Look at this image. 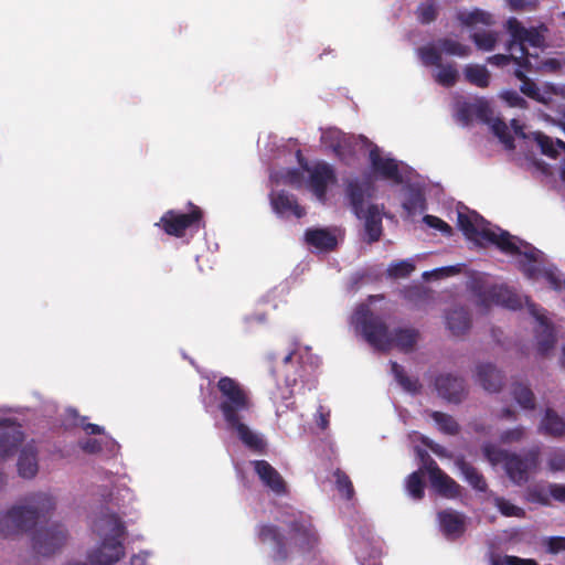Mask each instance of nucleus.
<instances>
[{
  "mask_svg": "<svg viewBox=\"0 0 565 565\" xmlns=\"http://www.w3.org/2000/svg\"><path fill=\"white\" fill-rule=\"evenodd\" d=\"M281 523L288 530V536L284 535L275 524H260L257 527V536L264 544L273 545L271 559L277 564L288 561L290 547L305 554L312 552L319 544L318 533L312 524L311 516L301 511L285 513Z\"/></svg>",
  "mask_w": 565,
  "mask_h": 565,
  "instance_id": "obj_1",
  "label": "nucleus"
},
{
  "mask_svg": "<svg viewBox=\"0 0 565 565\" xmlns=\"http://www.w3.org/2000/svg\"><path fill=\"white\" fill-rule=\"evenodd\" d=\"M93 531L100 544L87 554L90 565H114L125 556L126 526L115 513H103L93 522Z\"/></svg>",
  "mask_w": 565,
  "mask_h": 565,
  "instance_id": "obj_2",
  "label": "nucleus"
},
{
  "mask_svg": "<svg viewBox=\"0 0 565 565\" xmlns=\"http://www.w3.org/2000/svg\"><path fill=\"white\" fill-rule=\"evenodd\" d=\"M55 509V500L46 493H36L29 499V505H15L0 519V532L12 536L33 529L39 521L46 520Z\"/></svg>",
  "mask_w": 565,
  "mask_h": 565,
  "instance_id": "obj_3",
  "label": "nucleus"
},
{
  "mask_svg": "<svg viewBox=\"0 0 565 565\" xmlns=\"http://www.w3.org/2000/svg\"><path fill=\"white\" fill-rule=\"evenodd\" d=\"M458 226L469 239L476 241L478 237H481L494 244L505 254H520V246L513 242L514 236L503 230H500V233H495L489 227V222L477 212L469 214L459 212Z\"/></svg>",
  "mask_w": 565,
  "mask_h": 565,
  "instance_id": "obj_4",
  "label": "nucleus"
},
{
  "mask_svg": "<svg viewBox=\"0 0 565 565\" xmlns=\"http://www.w3.org/2000/svg\"><path fill=\"white\" fill-rule=\"evenodd\" d=\"M351 324L371 347L379 351L390 350V329L383 317L361 303L351 317Z\"/></svg>",
  "mask_w": 565,
  "mask_h": 565,
  "instance_id": "obj_5",
  "label": "nucleus"
},
{
  "mask_svg": "<svg viewBox=\"0 0 565 565\" xmlns=\"http://www.w3.org/2000/svg\"><path fill=\"white\" fill-rule=\"evenodd\" d=\"M216 387L220 392L218 409L225 423L243 417V413H247L254 407L249 391L237 380L222 376L217 381Z\"/></svg>",
  "mask_w": 565,
  "mask_h": 565,
  "instance_id": "obj_6",
  "label": "nucleus"
},
{
  "mask_svg": "<svg viewBox=\"0 0 565 565\" xmlns=\"http://www.w3.org/2000/svg\"><path fill=\"white\" fill-rule=\"evenodd\" d=\"M190 211L181 213L175 210L167 211L156 223L170 236L183 237L188 230L199 231L205 227L203 211L192 202H189Z\"/></svg>",
  "mask_w": 565,
  "mask_h": 565,
  "instance_id": "obj_7",
  "label": "nucleus"
},
{
  "mask_svg": "<svg viewBox=\"0 0 565 565\" xmlns=\"http://www.w3.org/2000/svg\"><path fill=\"white\" fill-rule=\"evenodd\" d=\"M507 28L512 38L508 50H512L514 45H518L521 51V56L520 58H515V64L524 67L526 71H531L532 65L529 60L530 54L525 47V43L534 47H541L544 42L543 35L535 28H524L516 18H510L507 21Z\"/></svg>",
  "mask_w": 565,
  "mask_h": 565,
  "instance_id": "obj_8",
  "label": "nucleus"
},
{
  "mask_svg": "<svg viewBox=\"0 0 565 565\" xmlns=\"http://www.w3.org/2000/svg\"><path fill=\"white\" fill-rule=\"evenodd\" d=\"M539 447L529 449L523 456L510 452H501L504 468L509 478L518 486L529 481L530 473L535 471L540 465Z\"/></svg>",
  "mask_w": 565,
  "mask_h": 565,
  "instance_id": "obj_9",
  "label": "nucleus"
},
{
  "mask_svg": "<svg viewBox=\"0 0 565 565\" xmlns=\"http://www.w3.org/2000/svg\"><path fill=\"white\" fill-rule=\"evenodd\" d=\"M423 462L424 470L429 476L431 488L441 497L447 499H456L461 494V487L428 455L426 450H417Z\"/></svg>",
  "mask_w": 565,
  "mask_h": 565,
  "instance_id": "obj_10",
  "label": "nucleus"
},
{
  "mask_svg": "<svg viewBox=\"0 0 565 565\" xmlns=\"http://www.w3.org/2000/svg\"><path fill=\"white\" fill-rule=\"evenodd\" d=\"M67 531L60 523L38 529L32 535V546L36 554L50 556L60 551L67 541Z\"/></svg>",
  "mask_w": 565,
  "mask_h": 565,
  "instance_id": "obj_11",
  "label": "nucleus"
},
{
  "mask_svg": "<svg viewBox=\"0 0 565 565\" xmlns=\"http://www.w3.org/2000/svg\"><path fill=\"white\" fill-rule=\"evenodd\" d=\"M308 172L307 186L320 202H326L330 184L337 183V175L333 167L327 162H317L312 167L307 163L301 166Z\"/></svg>",
  "mask_w": 565,
  "mask_h": 565,
  "instance_id": "obj_12",
  "label": "nucleus"
},
{
  "mask_svg": "<svg viewBox=\"0 0 565 565\" xmlns=\"http://www.w3.org/2000/svg\"><path fill=\"white\" fill-rule=\"evenodd\" d=\"M477 296L479 303L487 308L491 305L501 306L510 310H519L523 307L522 297L513 289L503 285L492 286L483 291L479 290Z\"/></svg>",
  "mask_w": 565,
  "mask_h": 565,
  "instance_id": "obj_13",
  "label": "nucleus"
},
{
  "mask_svg": "<svg viewBox=\"0 0 565 565\" xmlns=\"http://www.w3.org/2000/svg\"><path fill=\"white\" fill-rule=\"evenodd\" d=\"M531 315L536 319L537 326L534 330L536 349L541 355H546L551 350L554 349L556 343V334L553 324L534 303L529 302V298H525Z\"/></svg>",
  "mask_w": 565,
  "mask_h": 565,
  "instance_id": "obj_14",
  "label": "nucleus"
},
{
  "mask_svg": "<svg viewBox=\"0 0 565 565\" xmlns=\"http://www.w3.org/2000/svg\"><path fill=\"white\" fill-rule=\"evenodd\" d=\"M254 472L265 488L270 490L277 497L288 494V486L279 471L266 460L250 461Z\"/></svg>",
  "mask_w": 565,
  "mask_h": 565,
  "instance_id": "obj_15",
  "label": "nucleus"
},
{
  "mask_svg": "<svg viewBox=\"0 0 565 565\" xmlns=\"http://www.w3.org/2000/svg\"><path fill=\"white\" fill-rule=\"evenodd\" d=\"M435 387L440 397L454 404H460L468 395L465 380L452 374L438 375L435 380Z\"/></svg>",
  "mask_w": 565,
  "mask_h": 565,
  "instance_id": "obj_16",
  "label": "nucleus"
},
{
  "mask_svg": "<svg viewBox=\"0 0 565 565\" xmlns=\"http://www.w3.org/2000/svg\"><path fill=\"white\" fill-rule=\"evenodd\" d=\"M513 242L516 245L520 243V245L525 248L524 252L520 250L519 254L522 256V258L518 260L519 270L529 279H539L544 269V267H542L541 260L543 253L532 246L530 243L519 239L518 237H514Z\"/></svg>",
  "mask_w": 565,
  "mask_h": 565,
  "instance_id": "obj_17",
  "label": "nucleus"
},
{
  "mask_svg": "<svg viewBox=\"0 0 565 565\" xmlns=\"http://www.w3.org/2000/svg\"><path fill=\"white\" fill-rule=\"evenodd\" d=\"M273 211L280 217L295 216L301 218L306 215V209L301 206L296 195L285 191H273L269 195Z\"/></svg>",
  "mask_w": 565,
  "mask_h": 565,
  "instance_id": "obj_18",
  "label": "nucleus"
},
{
  "mask_svg": "<svg viewBox=\"0 0 565 565\" xmlns=\"http://www.w3.org/2000/svg\"><path fill=\"white\" fill-rule=\"evenodd\" d=\"M370 163L372 170L383 179L392 180L395 183L402 182L398 164L393 158H383L377 147L370 150Z\"/></svg>",
  "mask_w": 565,
  "mask_h": 565,
  "instance_id": "obj_19",
  "label": "nucleus"
},
{
  "mask_svg": "<svg viewBox=\"0 0 565 565\" xmlns=\"http://www.w3.org/2000/svg\"><path fill=\"white\" fill-rule=\"evenodd\" d=\"M476 379L481 387L489 393H498L504 384V375L491 363L477 365Z\"/></svg>",
  "mask_w": 565,
  "mask_h": 565,
  "instance_id": "obj_20",
  "label": "nucleus"
},
{
  "mask_svg": "<svg viewBox=\"0 0 565 565\" xmlns=\"http://www.w3.org/2000/svg\"><path fill=\"white\" fill-rule=\"evenodd\" d=\"M243 417L236 418L234 422L226 423L227 426L235 430L239 440L250 450L264 454L266 451V441L256 433L249 429L247 425L242 422Z\"/></svg>",
  "mask_w": 565,
  "mask_h": 565,
  "instance_id": "obj_21",
  "label": "nucleus"
},
{
  "mask_svg": "<svg viewBox=\"0 0 565 565\" xmlns=\"http://www.w3.org/2000/svg\"><path fill=\"white\" fill-rule=\"evenodd\" d=\"M243 417L236 418L234 422L226 423L227 426L235 430L239 440L250 450L264 454L266 451V441L256 433L249 429L247 425L242 422Z\"/></svg>",
  "mask_w": 565,
  "mask_h": 565,
  "instance_id": "obj_22",
  "label": "nucleus"
},
{
  "mask_svg": "<svg viewBox=\"0 0 565 565\" xmlns=\"http://www.w3.org/2000/svg\"><path fill=\"white\" fill-rule=\"evenodd\" d=\"M440 529L448 540L460 537L466 531L465 516L452 510L438 513Z\"/></svg>",
  "mask_w": 565,
  "mask_h": 565,
  "instance_id": "obj_23",
  "label": "nucleus"
},
{
  "mask_svg": "<svg viewBox=\"0 0 565 565\" xmlns=\"http://www.w3.org/2000/svg\"><path fill=\"white\" fill-rule=\"evenodd\" d=\"M361 218L364 220L366 242L369 244L379 242L383 233L382 211L379 205L370 204L366 210H363Z\"/></svg>",
  "mask_w": 565,
  "mask_h": 565,
  "instance_id": "obj_24",
  "label": "nucleus"
},
{
  "mask_svg": "<svg viewBox=\"0 0 565 565\" xmlns=\"http://www.w3.org/2000/svg\"><path fill=\"white\" fill-rule=\"evenodd\" d=\"M305 241L309 246L323 252H331L338 245L337 237L328 228H308Z\"/></svg>",
  "mask_w": 565,
  "mask_h": 565,
  "instance_id": "obj_25",
  "label": "nucleus"
},
{
  "mask_svg": "<svg viewBox=\"0 0 565 565\" xmlns=\"http://www.w3.org/2000/svg\"><path fill=\"white\" fill-rule=\"evenodd\" d=\"M23 440L24 434L18 427L0 429V460L12 456Z\"/></svg>",
  "mask_w": 565,
  "mask_h": 565,
  "instance_id": "obj_26",
  "label": "nucleus"
},
{
  "mask_svg": "<svg viewBox=\"0 0 565 565\" xmlns=\"http://www.w3.org/2000/svg\"><path fill=\"white\" fill-rule=\"evenodd\" d=\"M418 331L414 328H397L390 332V350L396 347L403 352H411L418 340Z\"/></svg>",
  "mask_w": 565,
  "mask_h": 565,
  "instance_id": "obj_27",
  "label": "nucleus"
},
{
  "mask_svg": "<svg viewBox=\"0 0 565 565\" xmlns=\"http://www.w3.org/2000/svg\"><path fill=\"white\" fill-rule=\"evenodd\" d=\"M369 183H362L359 180H350L347 183V196L350 201L353 213L356 217L361 218L364 210V200L366 196V191L370 189Z\"/></svg>",
  "mask_w": 565,
  "mask_h": 565,
  "instance_id": "obj_28",
  "label": "nucleus"
},
{
  "mask_svg": "<svg viewBox=\"0 0 565 565\" xmlns=\"http://www.w3.org/2000/svg\"><path fill=\"white\" fill-rule=\"evenodd\" d=\"M446 324L454 335L465 334L471 327V317L463 307L454 308L446 315Z\"/></svg>",
  "mask_w": 565,
  "mask_h": 565,
  "instance_id": "obj_29",
  "label": "nucleus"
},
{
  "mask_svg": "<svg viewBox=\"0 0 565 565\" xmlns=\"http://www.w3.org/2000/svg\"><path fill=\"white\" fill-rule=\"evenodd\" d=\"M38 470L36 450L31 446L24 447L18 459L19 475L22 478L31 479L38 473Z\"/></svg>",
  "mask_w": 565,
  "mask_h": 565,
  "instance_id": "obj_30",
  "label": "nucleus"
},
{
  "mask_svg": "<svg viewBox=\"0 0 565 565\" xmlns=\"http://www.w3.org/2000/svg\"><path fill=\"white\" fill-rule=\"evenodd\" d=\"M465 77L467 82L480 88H486L490 84V74L483 65H467L465 67Z\"/></svg>",
  "mask_w": 565,
  "mask_h": 565,
  "instance_id": "obj_31",
  "label": "nucleus"
},
{
  "mask_svg": "<svg viewBox=\"0 0 565 565\" xmlns=\"http://www.w3.org/2000/svg\"><path fill=\"white\" fill-rule=\"evenodd\" d=\"M424 468L412 472L406 479V491L414 500H422L425 495Z\"/></svg>",
  "mask_w": 565,
  "mask_h": 565,
  "instance_id": "obj_32",
  "label": "nucleus"
},
{
  "mask_svg": "<svg viewBox=\"0 0 565 565\" xmlns=\"http://www.w3.org/2000/svg\"><path fill=\"white\" fill-rule=\"evenodd\" d=\"M321 140L332 150L337 158L344 160L347 139L340 131H329L323 134Z\"/></svg>",
  "mask_w": 565,
  "mask_h": 565,
  "instance_id": "obj_33",
  "label": "nucleus"
},
{
  "mask_svg": "<svg viewBox=\"0 0 565 565\" xmlns=\"http://www.w3.org/2000/svg\"><path fill=\"white\" fill-rule=\"evenodd\" d=\"M457 19L467 26L477 24L491 25L493 22L491 14L480 9H475L470 12L460 11L457 14Z\"/></svg>",
  "mask_w": 565,
  "mask_h": 565,
  "instance_id": "obj_34",
  "label": "nucleus"
},
{
  "mask_svg": "<svg viewBox=\"0 0 565 565\" xmlns=\"http://www.w3.org/2000/svg\"><path fill=\"white\" fill-rule=\"evenodd\" d=\"M512 395L522 408L527 411L535 408V396L529 386L522 383H514L512 385Z\"/></svg>",
  "mask_w": 565,
  "mask_h": 565,
  "instance_id": "obj_35",
  "label": "nucleus"
},
{
  "mask_svg": "<svg viewBox=\"0 0 565 565\" xmlns=\"http://www.w3.org/2000/svg\"><path fill=\"white\" fill-rule=\"evenodd\" d=\"M461 472L466 481L476 490L484 492L488 488L484 477L479 472L477 468L468 462L462 461L460 463Z\"/></svg>",
  "mask_w": 565,
  "mask_h": 565,
  "instance_id": "obj_36",
  "label": "nucleus"
},
{
  "mask_svg": "<svg viewBox=\"0 0 565 565\" xmlns=\"http://www.w3.org/2000/svg\"><path fill=\"white\" fill-rule=\"evenodd\" d=\"M542 428L552 436L565 434V422L552 409H547L542 419Z\"/></svg>",
  "mask_w": 565,
  "mask_h": 565,
  "instance_id": "obj_37",
  "label": "nucleus"
},
{
  "mask_svg": "<svg viewBox=\"0 0 565 565\" xmlns=\"http://www.w3.org/2000/svg\"><path fill=\"white\" fill-rule=\"evenodd\" d=\"M429 416L434 419L443 433L448 435L459 434L460 426L451 415L438 411H431Z\"/></svg>",
  "mask_w": 565,
  "mask_h": 565,
  "instance_id": "obj_38",
  "label": "nucleus"
},
{
  "mask_svg": "<svg viewBox=\"0 0 565 565\" xmlns=\"http://www.w3.org/2000/svg\"><path fill=\"white\" fill-rule=\"evenodd\" d=\"M391 371L394 375L397 383L407 392H417L419 388V384L417 380H413L407 376L404 367L399 365L397 362H391Z\"/></svg>",
  "mask_w": 565,
  "mask_h": 565,
  "instance_id": "obj_39",
  "label": "nucleus"
},
{
  "mask_svg": "<svg viewBox=\"0 0 565 565\" xmlns=\"http://www.w3.org/2000/svg\"><path fill=\"white\" fill-rule=\"evenodd\" d=\"M437 44L440 51L446 53L447 55L465 57L468 56L471 52L469 46L448 38L439 39L437 41Z\"/></svg>",
  "mask_w": 565,
  "mask_h": 565,
  "instance_id": "obj_40",
  "label": "nucleus"
},
{
  "mask_svg": "<svg viewBox=\"0 0 565 565\" xmlns=\"http://www.w3.org/2000/svg\"><path fill=\"white\" fill-rule=\"evenodd\" d=\"M439 71L434 75L435 81L444 87H452L459 77L457 68L452 64L437 66Z\"/></svg>",
  "mask_w": 565,
  "mask_h": 565,
  "instance_id": "obj_41",
  "label": "nucleus"
},
{
  "mask_svg": "<svg viewBox=\"0 0 565 565\" xmlns=\"http://www.w3.org/2000/svg\"><path fill=\"white\" fill-rule=\"evenodd\" d=\"M418 56L425 66H441V51L428 44L418 49Z\"/></svg>",
  "mask_w": 565,
  "mask_h": 565,
  "instance_id": "obj_42",
  "label": "nucleus"
},
{
  "mask_svg": "<svg viewBox=\"0 0 565 565\" xmlns=\"http://www.w3.org/2000/svg\"><path fill=\"white\" fill-rule=\"evenodd\" d=\"M491 130L507 149H514V138L511 136L505 121L500 118L493 119L491 122Z\"/></svg>",
  "mask_w": 565,
  "mask_h": 565,
  "instance_id": "obj_43",
  "label": "nucleus"
},
{
  "mask_svg": "<svg viewBox=\"0 0 565 565\" xmlns=\"http://www.w3.org/2000/svg\"><path fill=\"white\" fill-rule=\"evenodd\" d=\"M335 487L339 493L345 499L351 500L354 497V488L350 477L342 471L337 469L334 471Z\"/></svg>",
  "mask_w": 565,
  "mask_h": 565,
  "instance_id": "obj_44",
  "label": "nucleus"
},
{
  "mask_svg": "<svg viewBox=\"0 0 565 565\" xmlns=\"http://www.w3.org/2000/svg\"><path fill=\"white\" fill-rule=\"evenodd\" d=\"M520 90L526 97H529L537 103L547 105L550 102V98L545 97V95L541 93L536 83L533 79H531L530 77L526 78V81H523V83L520 85Z\"/></svg>",
  "mask_w": 565,
  "mask_h": 565,
  "instance_id": "obj_45",
  "label": "nucleus"
},
{
  "mask_svg": "<svg viewBox=\"0 0 565 565\" xmlns=\"http://www.w3.org/2000/svg\"><path fill=\"white\" fill-rule=\"evenodd\" d=\"M415 270V265L412 260H399L392 263L387 268V275L391 278H406Z\"/></svg>",
  "mask_w": 565,
  "mask_h": 565,
  "instance_id": "obj_46",
  "label": "nucleus"
},
{
  "mask_svg": "<svg viewBox=\"0 0 565 565\" xmlns=\"http://www.w3.org/2000/svg\"><path fill=\"white\" fill-rule=\"evenodd\" d=\"M403 207L408 214H416L426 209V200L419 191H413L404 201Z\"/></svg>",
  "mask_w": 565,
  "mask_h": 565,
  "instance_id": "obj_47",
  "label": "nucleus"
},
{
  "mask_svg": "<svg viewBox=\"0 0 565 565\" xmlns=\"http://www.w3.org/2000/svg\"><path fill=\"white\" fill-rule=\"evenodd\" d=\"M471 39L477 47L482 51H492L497 43V34L493 32H476L471 35Z\"/></svg>",
  "mask_w": 565,
  "mask_h": 565,
  "instance_id": "obj_48",
  "label": "nucleus"
},
{
  "mask_svg": "<svg viewBox=\"0 0 565 565\" xmlns=\"http://www.w3.org/2000/svg\"><path fill=\"white\" fill-rule=\"evenodd\" d=\"M534 139L543 154L551 158H556L558 156V151L555 148L554 141L551 137L546 136L543 132H536Z\"/></svg>",
  "mask_w": 565,
  "mask_h": 565,
  "instance_id": "obj_49",
  "label": "nucleus"
},
{
  "mask_svg": "<svg viewBox=\"0 0 565 565\" xmlns=\"http://www.w3.org/2000/svg\"><path fill=\"white\" fill-rule=\"evenodd\" d=\"M495 505L504 516L523 518L525 514V512L522 508L514 505L513 503H511L509 500H505L504 498H497Z\"/></svg>",
  "mask_w": 565,
  "mask_h": 565,
  "instance_id": "obj_50",
  "label": "nucleus"
},
{
  "mask_svg": "<svg viewBox=\"0 0 565 565\" xmlns=\"http://www.w3.org/2000/svg\"><path fill=\"white\" fill-rule=\"evenodd\" d=\"M500 98L507 103L510 107H516L526 109L529 107L527 102L515 90L508 89L500 94Z\"/></svg>",
  "mask_w": 565,
  "mask_h": 565,
  "instance_id": "obj_51",
  "label": "nucleus"
},
{
  "mask_svg": "<svg viewBox=\"0 0 565 565\" xmlns=\"http://www.w3.org/2000/svg\"><path fill=\"white\" fill-rule=\"evenodd\" d=\"M436 7L431 1L422 3L417 9V18L424 24L433 22L436 19Z\"/></svg>",
  "mask_w": 565,
  "mask_h": 565,
  "instance_id": "obj_52",
  "label": "nucleus"
},
{
  "mask_svg": "<svg viewBox=\"0 0 565 565\" xmlns=\"http://www.w3.org/2000/svg\"><path fill=\"white\" fill-rule=\"evenodd\" d=\"M423 221L429 227L440 231L447 237L452 235V227L448 223H446L444 220H441L435 215L427 214L424 216Z\"/></svg>",
  "mask_w": 565,
  "mask_h": 565,
  "instance_id": "obj_53",
  "label": "nucleus"
},
{
  "mask_svg": "<svg viewBox=\"0 0 565 565\" xmlns=\"http://www.w3.org/2000/svg\"><path fill=\"white\" fill-rule=\"evenodd\" d=\"M492 565H539L532 558H521L518 556L505 555L503 558L492 559Z\"/></svg>",
  "mask_w": 565,
  "mask_h": 565,
  "instance_id": "obj_54",
  "label": "nucleus"
},
{
  "mask_svg": "<svg viewBox=\"0 0 565 565\" xmlns=\"http://www.w3.org/2000/svg\"><path fill=\"white\" fill-rule=\"evenodd\" d=\"M548 467L552 471L565 470V452L562 450L553 451L548 459Z\"/></svg>",
  "mask_w": 565,
  "mask_h": 565,
  "instance_id": "obj_55",
  "label": "nucleus"
},
{
  "mask_svg": "<svg viewBox=\"0 0 565 565\" xmlns=\"http://www.w3.org/2000/svg\"><path fill=\"white\" fill-rule=\"evenodd\" d=\"M541 277H543L554 290H559L562 288V281L556 275L554 267H544Z\"/></svg>",
  "mask_w": 565,
  "mask_h": 565,
  "instance_id": "obj_56",
  "label": "nucleus"
},
{
  "mask_svg": "<svg viewBox=\"0 0 565 565\" xmlns=\"http://www.w3.org/2000/svg\"><path fill=\"white\" fill-rule=\"evenodd\" d=\"M523 436H524L523 427H515L512 429L504 430L500 436V440L504 444H509V443L521 440Z\"/></svg>",
  "mask_w": 565,
  "mask_h": 565,
  "instance_id": "obj_57",
  "label": "nucleus"
},
{
  "mask_svg": "<svg viewBox=\"0 0 565 565\" xmlns=\"http://www.w3.org/2000/svg\"><path fill=\"white\" fill-rule=\"evenodd\" d=\"M546 550L551 554H556L565 551V537L564 536H551L546 542Z\"/></svg>",
  "mask_w": 565,
  "mask_h": 565,
  "instance_id": "obj_58",
  "label": "nucleus"
},
{
  "mask_svg": "<svg viewBox=\"0 0 565 565\" xmlns=\"http://www.w3.org/2000/svg\"><path fill=\"white\" fill-rule=\"evenodd\" d=\"M516 56H513L512 54H495L490 57H488V63L495 65L498 67L507 66L510 62L515 63Z\"/></svg>",
  "mask_w": 565,
  "mask_h": 565,
  "instance_id": "obj_59",
  "label": "nucleus"
},
{
  "mask_svg": "<svg viewBox=\"0 0 565 565\" xmlns=\"http://www.w3.org/2000/svg\"><path fill=\"white\" fill-rule=\"evenodd\" d=\"M79 447L86 454H98L103 449L100 441L93 438L81 441Z\"/></svg>",
  "mask_w": 565,
  "mask_h": 565,
  "instance_id": "obj_60",
  "label": "nucleus"
},
{
  "mask_svg": "<svg viewBox=\"0 0 565 565\" xmlns=\"http://www.w3.org/2000/svg\"><path fill=\"white\" fill-rule=\"evenodd\" d=\"M329 417H330V412L329 411L326 412L324 407L322 405H320L317 409V419H316L317 426L320 429L326 430L329 427Z\"/></svg>",
  "mask_w": 565,
  "mask_h": 565,
  "instance_id": "obj_61",
  "label": "nucleus"
},
{
  "mask_svg": "<svg viewBox=\"0 0 565 565\" xmlns=\"http://www.w3.org/2000/svg\"><path fill=\"white\" fill-rule=\"evenodd\" d=\"M301 180H302V174L296 168L289 169L284 177L285 183L290 184V185H299L301 183Z\"/></svg>",
  "mask_w": 565,
  "mask_h": 565,
  "instance_id": "obj_62",
  "label": "nucleus"
},
{
  "mask_svg": "<svg viewBox=\"0 0 565 565\" xmlns=\"http://www.w3.org/2000/svg\"><path fill=\"white\" fill-rule=\"evenodd\" d=\"M550 494L556 501L565 503V484L553 483L550 484Z\"/></svg>",
  "mask_w": 565,
  "mask_h": 565,
  "instance_id": "obj_63",
  "label": "nucleus"
},
{
  "mask_svg": "<svg viewBox=\"0 0 565 565\" xmlns=\"http://www.w3.org/2000/svg\"><path fill=\"white\" fill-rule=\"evenodd\" d=\"M476 116L487 124H491V110L486 104H480L476 106L475 110Z\"/></svg>",
  "mask_w": 565,
  "mask_h": 565,
  "instance_id": "obj_64",
  "label": "nucleus"
}]
</instances>
